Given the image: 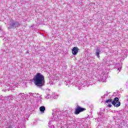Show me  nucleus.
Here are the masks:
<instances>
[{
	"instance_id": "obj_4",
	"label": "nucleus",
	"mask_w": 128,
	"mask_h": 128,
	"mask_svg": "<svg viewBox=\"0 0 128 128\" xmlns=\"http://www.w3.org/2000/svg\"><path fill=\"white\" fill-rule=\"evenodd\" d=\"M76 86L78 88V90H82V88H88V82L85 80H82L80 82L77 81Z\"/></svg>"
},
{
	"instance_id": "obj_5",
	"label": "nucleus",
	"mask_w": 128,
	"mask_h": 128,
	"mask_svg": "<svg viewBox=\"0 0 128 128\" xmlns=\"http://www.w3.org/2000/svg\"><path fill=\"white\" fill-rule=\"evenodd\" d=\"M84 110H86V108H81L80 106H77L75 110L74 114H79L80 112H84Z\"/></svg>"
},
{
	"instance_id": "obj_7",
	"label": "nucleus",
	"mask_w": 128,
	"mask_h": 128,
	"mask_svg": "<svg viewBox=\"0 0 128 128\" xmlns=\"http://www.w3.org/2000/svg\"><path fill=\"white\" fill-rule=\"evenodd\" d=\"M10 26L11 28H15L20 26V24L18 22H13L10 24Z\"/></svg>"
},
{
	"instance_id": "obj_13",
	"label": "nucleus",
	"mask_w": 128,
	"mask_h": 128,
	"mask_svg": "<svg viewBox=\"0 0 128 128\" xmlns=\"http://www.w3.org/2000/svg\"><path fill=\"white\" fill-rule=\"evenodd\" d=\"M18 98H22V100H26V95L24 94H20L18 95Z\"/></svg>"
},
{
	"instance_id": "obj_21",
	"label": "nucleus",
	"mask_w": 128,
	"mask_h": 128,
	"mask_svg": "<svg viewBox=\"0 0 128 128\" xmlns=\"http://www.w3.org/2000/svg\"><path fill=\"white\" fill-rule=\"evenodd\" d=\"M27 52V54H28V52Z\"/></svg>"
},
{
	"instance_id": "obj_17",
	"label": "nucleus",
	"mask_w": 128,
	"mask_h": 128,
	"mask_svg": "<svg viewBox=\"0 0 128 128\" xmlns=\"http://www.w3.org/2000/svg\"><path fill=\"white\" fill-rule=\"evenodd\" d=\"M52 96L53 98H56V96H54V94L52 95Z\"/></svg>"
},
{
	"instance_id": "obj_15",
	"label": "nucleus",
	"mask_w": 128,
	"mask_h": 128,
	"mask_svg": "<svg viewBox=\"0 0 128 128\" xmlns=\"http://www.w3.org/2000/svg\"><path fill=\"white\" fill-rule=\"evenodd\" d=\"M46 98H50V95L48 94Z\"/></svg>"
},
{
	"instance_id": "obj_11",
	"label": "nucleus",
	"mask_w": 128,
	"mask_h": 128,
	"mask_svg": "<svg viewBox=\"0 0 128 128\" xmlns=\"http://www.w3.org/2000/svg\"><path fill=\"white\" fill-rule=\"evenodd\" d=\"M16 88V85L14 84H12L10 86V88H9V90H14V88Z\"/></svg>"
},
{
	"instance_id": "obj_14",
	"label": "nucleus",
	"mask_w": 128,
	"mask_h": 128,
	"mask_svg": "<svg viewBox=\"0 0 128 128\" xmlns=\"http://www.w3.org/2000/svg\"><path fill=\"white\" fill-rule=\"evenodd\" d=\"M64 84H66V86L70 87V82H64Z\"/></svg>"
},
{
	"instance_id": "obj_8",
	"label": "nucleus",
	"mask_w": 128,
	"mask_h": 128,
	"mask_svg": "<svg viewBox=\"0 0 128 128\" xmlns=\"http://www.w3.org/2000/svg\"><path fill=\"white\" fill-rule=\"evenodd\" d=\"M78 52V47H74L72 50V54L74 56H76Z\"/></svg>"
},
{
	"instance_id": "obj_20",
	"label": "nucleus",
	"mask_w": 128,
	"mask_h": 128,
	"mask_svg": "<svg viewBox=\"0 0 128 128\" xmlns=\"http://www.w3.org/2000/svg\"><path fill=\"white\" fill-rule=\"evenodd\" d=\"M126 102H128V98L126 99Z\"/></svg>"
},
{
	"instance_id": "obj_9",
	"label": "nucleus",
	"mask_w": 128,
	"mask_h": 128,
	"mask_svg": "<svg viewBox=\"0 0 128 128\" xmlns=\"http://www.w3.org/2000/svg\"><path fill=\"white\" fill-rule=\"evenodd\" d=\"M58 77L56 76V77H54V80H52L50 82V84L54 85L56 84V82H58Z\"/></svg>"
},
{
	"instance_id": "obj_6",
	"label": "nucleus",
	"mask_w": 128,
	"mask_h": 128,
	"mask_svg": "<svg viewBox=\"0 0 128 128\" xmlns=\"http://www.w3.org/2000/svg\"><path fill=\"white\" fill-rule=\"evenodd\" d=\"M100 80L101 82H105L106 80V74H101L100 76Z\"/></svg>"
},
{
	"instance_id": "obj_10",
	"label": "nucleus",
	"mask_w": 128,
	"mask_h": 128,
	"mask_svg": "<svg viewBox=\"0 0 128 128\" xmlns=\"http://www.w3.org/2000/svg\"><path fill=\"white\" fill-rule=\"evenodd\" d=\"M100 50H101V48L100 47H98L96 48V54L97 56V58H100Z\"/></svg>"
},
{
	"instance_id": "obj_12",
	"label": "nucleus",
	"mask_w": 128,
	"mask_h": 128,
	"mask_svg": "<svg viewBox=\"0 0 128 128\" xmlns=\"http://www.w3.org/2000/svg\"><path fill=\"white\" fill-rule=\"evenodd\" d=\"M40 110L42 114H44L46 110V107L44 106H40Z\"/></svg>"
},
{
	"instance_id": "obj_1",
	"label": "nucleus",
	"mask_w": 128,
	"mask_h": 128,
	"mask_svg": "<svg viewBox=\"0 0 128 128\" xmlns=\"http://www.w3.org/2000/svg\"><path fill=\"white\" fill-rule=\"evenodd\" d=\"M52 114L53 120H62V118L66 116V111L61 112L60 109H54Z\"/></svg>"
},
{
	"instance_id": "obj_19",
	"label": "nucleus",
	"mask_w": 128,
	"mask_h": 128,
	"mask_svg": "<svg viewBox=\"0 0 128 128\" xmlns=\"http://www.w3.org/2000/svg\"><path fill=\"white\" fill-rule=\"evenodd\" d=\"M52 124L51 122H48V124Z\"/></svg>"
},
{
	"instance_id": "obj_18",
	"label": "nucleus",
	"mask_w": 128,
	"mask_h": 128,
	"mask_svg": "<svg viewBox=\"0 0 128 128\" xmlns=\"http://www.w3.org/2000/svg\"><path fill=\"white\" fill-rule=\"evenodd\" d=\"M118 70H119V72H120V68H118Z\"/></svg>"
},
{
	"instance_id": "obj_2",
	"label": "nucleus",
	"mask_w": 128,
	"mask_h": 128,
	"mask_svg": "<svg viewBox=\"0 0 128 128\" xmlns=\"http://www.w3.org/2000/svg\"><path fill=\"white\" fill-rule=\"evenodd\" d=\"M34 84L36 86H44L46 82L44 76L40 73H37L33 78Z\"/></svg>"
},
{
	"instance_id": "obj_3",
	"label": "nucleus",
	"mask_w": 128,
	"mask_h": 128,
	"mask_svg": "<svg viewBox=\"0 0 128 128\" xmlns=\"http://www.w3.org/2000/svg\"><path fill=\"white\" fill-rule=\"evenodd\" d=\"M118 100H120L118 98L116 97L114 100L112 99H108L106 100L105 102L108 104L107 106L108 108H112V104L116 106V108H118V106H120V102Z\"/></svg>"
},
{
	"instance_id": "obj_16",
	"label": "nucleus",
	"mask_w": 128,
	"mask_h": 128,
	"mask_svg": "<svg viewBox=\"0 0 128 128\" xmlns=\"http://www.w3.org/2000/svg\"><path fill=\"white\" fill-rule=\"evenodd\" d=\"M113 64V66H118V64H118V63L115 62L114 64Z\"/></svg>"
}]
</instances>
